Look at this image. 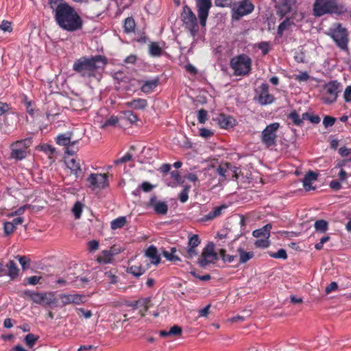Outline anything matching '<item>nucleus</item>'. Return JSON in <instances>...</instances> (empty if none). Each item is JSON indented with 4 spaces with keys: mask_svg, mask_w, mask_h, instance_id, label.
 <instances>
[{
    "mask_svg": "<svg viewBox=\"0 0 351 351\" xmlns=\"http://www.w3.org/2000/svg\"><path fill=\"white\" fill-rule=\"evenodd\" d=\"M181 332H182V330L178 326H173L168 331V333L169 334V335H177L181 334Z\"/></svg>",
    "mask_w": 351,
    "mask_h": 351,
    "instance_id": "obj_63",
    "label": "nucleus"
},
{
    "mask_svg": "<svg viewBox=\"0 0 351 351\" xmlns=\"http://www.w3.org/2000/svg\"><path fill=\"white\" fill-rule=\"evenodd\" d=\"M132 159V155L129 153H127L125 156H123V157L116 160L114 161V163L116 165H120V164H122V163H124V162H126L128 161H130V160Z\"/></svg>",
    "mask_w": 351,
    "mask_h": 351,
    "instance_id": "obj_57",
    "label": "nucleus"
},
{
    "mask_svg": "<svg viewBox=\"0 0 351 351\" xmlns=\"http://www.w3.org/2000/svg\"><path fill=\"white\" fill-rule=\"evenodd\" d=\"M309 79V75L306 72L300 73L296 76V80L300 82H306Z\"/></svg>",
    "mask_w": 351,
    "mask_h": 351,
    "instance_id": "obj_62",
    "label": "nucleus"
},
{
    "mask_svg": "<svg viewBox=\"0 0 351 351\" xmlns=\"http://www.w3.org/2000/svg\"><path fill=\"white\" fill-rule=\"evenodd\" d=\"M199 135L204 138H208L213 135V132L212 130L204 128L199 130Z\"/></svg>",
    "mask_w": 351,
    "mask_h": 351,
    "instance_id": "obj_54",
    "label": "nucleus"
},
{
    "mask_svg": "<svg viewBox=\"0 0 351 351\" xmlns=\"http://www.w3.org/2000/svg\"><path fill=\"white\" fill-rule=\"evenodd\" d=\"M32 144V137L25 138L13 142L10 146V155L12 159L22 160L29 154V147Z\"/></svg>",
    "mask_w": 351,
    "mask_h": 351,
    "instance_id": "obj_4",
    "label": "nucleus"
},
{
    "mask_svg": "<svg viewBox=\"0 0 351 351\" xmlns=\"http://www.w3.org/2000/svg\"><path fill=\"white\" fill-rule=\"evenodd\" d=\"M216 120L221 128L228 129L232 128L235 125V119L234 118L223 114H219Z\"/></svg>",
    "mask_w": 351,
    "mask_h": 351,
    "instance_id": "obj_20",
    "label": "nucleus"
},
{
    "mask_svg": "<svg viewBox=\"0 0 351 351\" xmlns=\"http://www.w3.org/2000/svg\"><path fill=\"white\" fill-rule=\"evenodd\" d=\"M149 53L152 57H159L162 53V49L157 43H151L149 45Z\"/></svg>",
    "mask_w": 351,
    "mask_h": 351,
    "instance_id": "obj_31",
    "label": "nucleus"
},
{
    "mask_svg": "<svg viewBox=\"0 0 351 351\" xmlns=\"http://www.w3.org/2000/svg\"><path fill=\"white\" fill-rule=\"evenodd\" d=\"M207 115H208V113H207L206 110H205L204 109L199 110L198 111V114H197V119H198L199 123H200L202 124L205 123L206 121L207 120Z\"/></svg>",
    "mask_w": 351,
    "mask_h": 351,
    "instance_id": "obj_50",
    "label": "nucleus"
},
{
    "mask_svg": "<svg viewBox=\"0 0 351 351\" xmlns=\"http://www.w3.org/2000/svg\"><path fill=\"white\" fill-rule=\"evenodd\" d=\"M293 24V22L289 19H287L284 20L278 26V33L280 35H282L283 32L288 29V28Z\"/></svg>",
    "mask_w": 351,
    "mask_h": 351,
    "instance_id": "obj_43",
    "label": "nucleus"
},
{
    "mask_svg": "<svg viewBox=\"0 0 351 351\" xmlns=\"http://www.w3.org/2000/svg\"><path fill=\"white\" fill-rule=\"evenodd\" d=\"M145 255L150 259L152 264L158 265L160 263V258L158 254V250L154 245H151L147 248Z\"/></svg>",
    "mask_w": 351,
    "mask_h": 351,
    "instance_id": "obj_26",
    "label": "nucleus"
},
{
    "mask_svg": "<svg viewBox=\"0 0 351 351\" xmlns=\"http://www.w3.org/2000/svg\"><path fill=\"white\" fill-rule=\"evenodd\" d=\"M62 306L68 304L79 305L86 302V298L80 294H61L60 295Z\"/></svg>",
    "mask_w": 351,
    "mask_h": 351,
    "instance_id": "obj_16",
    "label": "nucleus"
},
{
    "mask_svg": "<svg viewBox=\"0 0 351 351\" xmlns=\"http://www.w3.org/2000/svg\"><path fill=\"white\" fill-rule=\"evenodd\" d=\"M176 252V247H171L170 252L163 251L162 254L168 261H180V258L175 255Z\"/></svg>",
    "mask_w": 351,
    "mask_h": 351,
    "instance_id": "obj_39",
    "label": "nucleus"
},
{
    "mask_svg": "<svg viewBox=\"0 0 351 351\" xmlns=\"http://www.w3.org/2000/svg\"><path fill=\"white\" fill-rule=\"evenodd\" d=\"M88 247L90 252H93L98 249L99 243L95 240H92L88 243Z\"/></svg>",
    "mask_w": 351,
    "mask_h": 351,
    "instance_id": "obj_64",
    "label": "nucleus"
},
{
    "mask_svg": "<svg viewBox=\"0 0 351 351\" xmlns=\"http://www.w3.org/2000/svg\"><path fill=\"white\" fill-rule=\"evenodd\" d=\"M339 84L337 81H331L326 84L322 90V100L326 104L334 103L337 98Z\"/></svg>",
    "mask_w": 351,
    "mask_h": 351,
    "instance_id": "obj_8",
    "label": "nucleus"
},
{
    "mask_svg": "<svg viewBox=\"0 0 351 351\" xmlns=\"http://www.w3.org/2000/svg\"><path fill=\"white\" fill-rule=\"evenodd\" d=\"M269 243H269V237H264V238H262V239H257L255 241L254 245L257 247L267 248V247H269Z\"/></svg>",
    "mask_w": 351,
    "mask_h": 351,
    "instance_id": "obj_45",
    "label": "nucleus"
},
{
    "mask_svg": "<svg viewBox=\"0 0 351 351\" xmlns=\"http://www.w3.org/2000/svg\"><path fill=\"white\" fill-rule=\"evenodd\" d=\"M106 64L105 59L101 56L82 57L75 61L73 70L83 77H95L99 69Z\"/></svg>",
    "mask_w": 351,
    "mask_h": 351,
    "instance_id": "obj_2",
    "label": "nucleus"
},
{
    "mask_svg": "<svg viewBox=\"0 0 351 351\" xmlns=\"http://www.w3.org/2000/svg\"><path fill=\"white\" fill-rule=\"evenodd\" d=\"M6 266L8 269L9 276H10L12 278H14L18 276L19 269L13 261H10Z\"/></svg>",
    "mask_w": 351,
    "mask_h": 351,
    "instance_id": "obj_35",
    "label": "nucleus"
},
{
    "mask_svg": "<svg viewBox=\"0 0 351 351\" xmlns=\"http://www.w3.org/2000/svg\"><path fill=\"white\" fill-rule=\"evenodd\" d=\"M237 252L239 255V263L243 264L254 257V252H245L243 247H239Z\"/></svg>",
    "mask_w": 351,
    "mask_h": 351,
    "instance_id": "obj_30",
    "label": "nucleus"
},
{
    "mask_svg": "<svg viewBox=\"0 0 351 351\" xmlns=\"http://www.w3.org/2000/svg\"><path fill=\"white\" fill-rule=\"evenodd\" d=\"M29 295L36 304L52 308L57 306V300L52 293L29 292Z\"/></svg>",
    "mask_w": 351,
    "mask_h": 351,
    "instance_id": "obj_11",
    "label": "nucleus"
},
{
    "mask_svg": "<svg viewBox=\"0 0 351 351\" xmlns=\"http://www.w3.org/2000/svg\"><path fill=\"white\" fill-rule=\"evenodd\" d=\"M126 223V218L125 217H118L111 221L110 226L112 230H117L123 227Z\"/></svg>",
    "mask_w": 351,
    "mask_h": 351,
    "instance_id": "obj_34",
    "label": "nucleus"
},
{
    "mask_svg": "<svg viewBox=\"0 0 351 351\" xmlns=\"http://www.w3.org/2000/svg\"><path fill=\"white\" fill-rule=\"evenodd\" d=\"M83 207H84V205L80 202H77L74 204V206L72 208V212H73L75 219H77L80 218L82 213Z\"/></svg>",
    "mask_w": 351,
    "mask_h": 351,
    "instance_id": "obj_40",
    "label": "nucleus"
},
{
    "mask_svg": "<svg viewBox=\"0 0 351 351\" xmlns=\"http://www.w3.org/2000/svg\"><path fill=\"white\" fill-rule=\"evenodd\" d=\"M251 59L245 54L239 55L230 60V66L236 75H245L251 69Z\"/></svg>",
    "mask_w": 351,
    "mask_h": 351,
    "instance_id": "obj_5",
    "label": "nucleus"
},
{
    "mask_svg": "<svg viewBox=\"0 0 351 351\" xmlns=\"http://www.w3.org/2000/svg\"><path fill=\"white\" fill-rule=\"evenodd\" d=\"M227 208V206L223 204L220 206L215 207L213 211L210 212L208 215H205L204 217V221L212 220L217 217H219L222 211Z\"/></svg>",
    "mask_w": 351,
    "mask_h": 351,
    "instance_id": "obj_28",
    "label": "nucleus"
},
{
    "mask_svg": "<svg viewBox=\"0 0 351 351\" xmlns=\"http://www.w3.org/2000/svg\"><path fill=\"white\" fill-rule=\"evenodd\" d=\"M78 143V141H73L69 146L66 147V153L69 155H73L77 151V148L75 145Z\"/></svg>",
    "mask_w": 351,
    "mask_h": 351,
    "instance_id": "obj_51",
    "label": "nucleus"
},
{
    "mask_svg": "<svg viewBox=\"0 0 351 351\" xmlns=\"http://www.w3.org/2000/svg\"><path fill=\"white\" fill-rule=\"evenodd\" d=\"M271 229V225L268 223L264 226L263 228L260 229H257L253 231L252 235L254 237H269L270 236V230Z\"/></svg>",
    "mask_w": 351,
    "mask_h": 351,
    "instance_id": "obj_29",
    "label": "nucleus"
},
{
    "mask_svg": "<svg viewBox=\"0 0 351 351\" xmlns=\"http://www.w3.org/2000/svg\"><path fill=\"white\" fill-rule=\"evenodd\" d=\"M151 300L149 298L140 299L132 304L134 309H139L141 316L145 315V313L151 306Z\"/></svg>",
    "mask_w": 351,
    "mask_h": 351,
    "instance_id": "obj_22",
    "label": "nucleus"
},
{
    "mask_svg": "<svg viewBox=\"0 0 351 351\" xmlns=\"http://www.w3.org/2000/svg\"><path fill=\"white\" fill-rule=\"evenodd\" d=\"M282 0H275L276 5L278 6V13L281 16L285 15L291 10V2L285 1L281 3Z\"/></svg>",
    "mask_w": 351,
    "mask_h": 351,
    "instance_id": "obj_27",
    "label": "nucleus"
},
{
    "mask_svg": "<svg viewBox=\"0 0 351 351\" xmlns=\"http://www.w3.org/2000/svg\"><path fill=\"white\" fill-rule=\"evenodd\" d=\"M217 259V255L214 250V245L208 244L204 249L200 258L198 259V264L201 267H206Z\"/></svg>",
    "mask_w": 351,
    "mask_h": 351,
    "instance_id": "obj_13",
    "label": "nucleus"
},
{
    "mask_svg": "<svg viewBox=\"0 0 351 351\" xmlns=\"http://www.w3.org/2000/svg\"><path fill=\"white\" fill-rule=\"evenodd\" d=\"M346 12V8L337 0H315L313 4V14L315 16H322L326 14L341 15Z\"/></svg>",
    "mask_w": 351,
    "mask_h": 351,
    "instance_id": "obj_3",
    "label": "nucleus"
},
{
    "mask_svg": "<svg viewBox=\"0 0 351 351\" xmlns=\"http://www.w3.org/2000/svg\"><path fill=\"white\" fill-rule=\"evenodd\" d=\"M125 105L133 110H143L147 106V101L145 99L137 98L126 102Z\"/></svg>",
    "mask_w": 351,
    "mask_h": 351,
    "instance_id": "obj_24",
    "label": "nucleus"
},
{
    "mask_svg": "<svg viewBox=\"0 0 351 351\" xmlns=\"http://www.w3.org/2000/svg\"><path fill=\"white\" fill-rule=\"evenodd\" d=\"M314 227L317 231L324 233L327 231L328 225L326 221L320 219L315 222Z\"/></svg>",
    "mask_w": 351,
    "mask_h": 351,
    "instance_id": "obj_38",
    "label": "nucleus"
},
{
    "mask_svg": "<svg viewBox=\"0 0 351 351\" xmlns=\"http://www.w3.org/2000/svg\"><path fill=\"white\" fill-rule=\"evenodd\" d=\"M135 26V21L132 18L128 17L125 20L123 25L125 32H133L134 31Z\"/></svg>",
    "mask_w": 351,
    "mask_h": 351,
    "instance_id": "obj_37",
    "label": "nucleus"
},
{
    "mask_svg": "<svg viewBox=\"0 0 351 351\" xmlns=\"http://www.w3.org/2000/svg\"><path fill=\"white\" fill-rule=\"evenodd\" d=\"M41 277L37 276H33L27 278L26 280L29 285H35L40 281Z\"/></svg>",
    "mask_w": 351,
    "mask_h": 351,
    "instance_id": "obj_61",
    "label": "nucleus"
},
{
    "mask_svg": "<svg viewBox=\"0 0 351 351\" xmlns=\"http://www.w3.org/2000/svg\"><path fill=\"white\" fill-rule=\"evenodd\" d=\"M112 259V253L109 250H104L101 255L97 258L99 263H109Z\"/></svg>",
    "mask_w": 351,
    "mask_h": 351,
    "instance_id": "obj_33",
    "label": "nucleus"
},
{
    "mask_svg": "<svg viewBox=\"0 0 351 351\" xmlns=\"http://www.w3.org/2000/svg\"><path fill=\"white\" fill-rule=\"evenodd\" d=\"M237 170L236 167H233L229 163L221 164L216 168V172L220 176L219 182H223L226 180L230 172L234 173L235 178L237 179Z\"/></svg>",
    "mask_w": 351,
    "mask_h": 351,
    "instance_id": "obj_15",
    "label": "nucleus"
},
{
    "mask_svg": "<svg viewBox=\"0 0 351 351\" xmlns=\"http://www.w3.org/2000/svg\"><path fill=\"white\" fill-rule=\"evenodd\" d=\"M254 8V6L250 0H242L233 6L232 18L236 21L239 20L242 16L250 14Z\"/></svg>",
    "mask_w": 351,
    "mask_h": 351,
    "instance_id": "obj_12",
    "label": "nucleus"
},
{
    "mask_svg": "<svg viewBox=\"0 0 351 351\" xmlns=\"http://www.w3.org/2000/svg\"><path fill=\"white\" fill-rule=\"evenodd\" d=\"M104 279L110 284H116L118 280L117 276L111 271H106L104 274Z\"/></svg>",
    "mask_w": 351,
    "mask_h": 351,
    "instance_id": "obj_46",
    "label": "nucleus"
},
{
    "mask_svg": "<svg viewBox=\"0 0 351 351\" xmlns=\"http://www.w3.org/2000/svg\"><path fill=\"white\" fill-rule=\"evenodd\" d=\"M147 205L153 208L157 214L165 215L168 210V206L167 203L157 200L156 196H153L150 198Z\"/></svg>",
    "mask_w": 351,
    "mask_h": 351,
    "instance_id": "obj_19",
    "label": "nucleus"
},
{
    "mask_svg": "<svg viewBox=\"0 0 351 351\" xmlns=\"http://www.w3.org/2000/svg\"><path fill=\"white\" fill-rule=\"evenodd\" d=\"M343 99L346 102H351V85L348 86L343 92Z\"/></svg>",
    "mask_w": 351,
    "mask_h": 351,
    "instance_id": "obj_58",
    "label": "nucleus"
},
{
    "mask_svg": "<svg viewBox=\"0 0 351 351\" xmlns=\"http://www.w3.org/2000/svg\"><path fill=\"white\" fill-rule=\"evenodd\" d=\"M56 20L59 26L69 32L81 29L82 21L77 12L67 3L58 5L56 9Z\"/></svg>",
    "mask_w": 351,
    "mask_h": 351,
    "instance_id": "obj_1",
    "label": "nucleus"
},
{
    "mask_svg": "<svg viewBox=\"0 0 351 351\" xmlns=\"http://www.w3.org/2000/svg\"><path fill=\"white\" fill-rule=\"evenodd\" d=\"M0 29L5 32H11L12 31L11 23L8 21H3L0 24Z\"/></svg>",
    "mask_w": 351,
    "mask_h": 351,
    "instance_id": "obj_52",
    "label": "nucleus"
},
{
    "mask_svg": "<svg viewBox=\"0 0 351 351\" xmlns=\"http://www.w3.org/2000/svg\"><path fill=\"white\" fill-rule=\"evenodd\" d=\"M328 34L339 48L345 49L347 47L348 32L340 23L333 24L329 29Z\"/></svg>",
    "mask_w": 351,
    "mask_h": 351,
    "instance_id": "obj_6",
    "label": "nucleus"
},
{
    "mask_svg": "<svg viewBox=\"0 0 351 351\" xmlns=\"http://www.w3.org/2000/svg\"><path fill=\"white\" fill-rule=\"evenodd\" d=\"M191 186L186 185L184 186L183 190L181 191V193L179 195V200L182 203L186 202L189 199V192L190 191Z\"/></svg>",
    "mask_w": 351,
    "mask_h": 351,
    "instance_id": "obj_44",
    "label": "nucleus"
},
{
    "mask_svg": "<svg viewBox=\"0 0 351 351\" xmlns=\"http://www.w3.org/2000/svg\"><path fill=\"white\" fill-rule=\"evenodd\" d=\"M329 240H330L329 236L323 237L322 238H321L319 242L315 244V249L317 250L322 249L324 243L328 241Z\"/></svg>",
    "mask_w": 351,
    "mask_h": 351,
    "instance_id": "obj_59",
    "label": "nucleus"
},
{
    "mask_svg": "<svg viewBox=\"0 0 351 351\" xmlns=\"http://www.w3.org/2000/svg\"><path fill=\"white\" fill-rule=\"evenodd\" d=\"M123 114V118L130 123H134L138 120L137 115L131 110H126Z\"/></svg>",
    "mask_w": 351,
    "mask_h": 351,
    "instance_id": "obj_42",
    "label": "nucleus"
},
{
    "mask_svg": "<svg viewBox=\"0 0 351 351\" xmlns=\"http://www.w3.org/2000/svg\"><path fill=\"white\" fill-rule=\"evenodd\" d=\"M159 84V79L155 77L143 82L141 90L144 93L148 94L154 91Z\"/></svg>",
    "mask_w": 351,
    "mask_h": 351,
    "instance_id": "obj_23",
    "label": "nucleus"
},
{
    "mask_svg": "<svg viewBox=\"0 0 351 351\" xmlns=\"http://www.w3.org/2000/svg\"><path fill=\"white\" fill-rule=\"evenodd\" d=\"M66 167L71 170V173L78 178L82 173L80 160L75 158H67L66 160Z\"/></svg>",
    "mask_w": 351,
    "mask_h": 351,
    "instance_id": "obj_21",
    "label": "nucleus"
},
{
    "mask_svg": "<svg viewBox=\"0 0 351 351\" xmlns=\"http://www.w3.org/2000/svg\"><path fill=\"white\" fill-rule=\"evenodd\" d=\"M269 86L266 84H263L260 86V94L258 95V102L261 105L271 104L274 100V97L269 93Z\"/></svg>",
    "mask_w": 351,
    "mask_h": 351,
    "instance_id": "obj_18",
    "label": "nucleus"
},
{
    "mask_svg": "<svg viewBox=\"0 0 351 351\" xmlns=\"http://www.w3.org/2000/svg\"><path fill=\"white\" fill-rule=\"evenodd\" d=\"M196 5L199 23L202 26H205L212 5L211 0H197Z\"/></svg>",
    "mask_w": 351,
    "mask_h": 351,
    "instance_id": "obj_14",
    "label": "nucleus"
},
{
    "mask_svg": "<svg viewBox=\"0 0 351 351\" xmlns=\"http://www.w3.org/2000/svg\"><path fill=\"white\" fill-rule=\"evenodd\" d=\"M200 243L201 241L197 234H193L189 237L188 248L186 254V258H191L197 254L196 247Z\"/></svg>",
    "mask_w": 351,
    "mask_h": 351,
    "instance_id": "obj_17",
    "label": "nucleus"
},
{
    "mask_svg": "<svg viewBox=\"0 0 351 351\" xmlns=\"http://www.w3.org/2000/svg\"><path fill=\"white\" fill-rule=\"evenodd\" d=\"M181 17L185 27L190 31L192 36H195L198 31L197 18L187 5L183 8Z\"/></svg>",
    "mask_w": 351,
    "mask_h": 351,
    "instance_id": "obj_9",
    "label": "nucleus"
},
{
    "mask_svg": "<svg viewBox=\"0 0 351 351\" xmlns=\"http://www.w3.org/2000/svg\"><path fill=\"white\" fill-rule=\"evenodd\" d=\"M39 337L38 335L29 333L24 338V342L29 348L34 347L36 341L38 340Z\"/></svg>",
    "mask_w": 351,
    "mask_h": 351,
    "instance_id": "obj_36",
    "label": "nucleus"
},
{
    "mask_svg": "<svg viewBox=\"0 0 351 351\" xmlns=\"http://www.w3.org/2000/svg\"><path fill=\"white\" fill-rule=\"evenodd\" d=\"M336 119L330 116H326L323 120V124L326 128L331 127L334 125Z\"/></svg>",
    "mask_w": 351,
    "mask_h": 351,
    "instance_id": "obj_53",
    "label": "nucleus"
},
{
    "mask_svg": "<svg viewBox=\"0 0 351 351\" xmlns=\"http://www.w3.org/2000/svg\"><path fill=\"white\" fill-rule=\"evenodd\" d=\"M270 256L274 258H280L285 260L287 258V254L284 249H280L275 253H271Z\"/></svg>",
    "mask_w": 351,
    "mask_h": 351,
    "instance_id": "obj_49",
    "label": "nucleus"
},
{
    "mask_svg": "<svg viewBox=\"0 0 351 351\" xmlns=\"http://www.w3.org/2000/svg\"><path fill=\"white\" fill-rule=\"evenodd\" d=\"M219 254L220 255L223 262L227 263H232L237 258V256L227 254L224 249H220L219 251Z\"/></svg>",
    "mask_w": 351,
    "mask_h": 351,
    "instance_id": "obj_41",
    "label": "nucleus"
},
{
    "mask_svg": "<svg viewBox=\"0 0 351 351\" xmlns=\"http://www.w3.org/2000/svg\"><path fill=\"white\" fill-rule=\"evenodd\" d=\"M10 109V105L7 103L0 101V116L8 112Z\"/></svg>",
    "mask_w": 351,
    "mask_h": 351,
    "instance_id": "obj_60",
    "label": "nucleus"
},
{
    "mask_svg": "<svg viewBox=\"0 0 351 351\" xmlns=\"http://www.w3.org/2000/svg\"><path fill=\"white\" fill-rule=\"evenodd\" d=\"M15 230V228L12 223L10 222H5L4 223V232L5 234L8 235L12 233Z\"/></svg>",
    "mask_w": 351,
    "mask_h": 351,
    "instance_id": "obj_56",
    "label": "nucleus"
},
{
    "mask_svg": "<svg viewBox=\"0 0 351 351\" xmlns=\"http://www.w3.org/2000/svg\"><path fill=\"white\" fill-rule=\"evenodd\" d=\"M317 179V174L314 172L310 171L306 174L302 181L304 189L307 191L314 190L315 187L312 186V183L313 182L316 181Z\"/></svg>",
    "mask_w": 351,
    "mask_h": 351,
    "instance_id": "obj_25",
    "label": "nucleus"
},
{
    "mask_svg": "<svg viewBox=\"0 0 351 351\" xmlns=\"http://www.w3.org/2000/svg\"><path fill=\"white\" fill-rule=\"evenodd\" d=\"M279 128V123L275 122L267 125L262 131L261 140L267 147L274 146L276 144L277 132Z\"/></svg>",
    "mask_w": 351,
    "mask_h": 351,
    "instance_id": "obj_7",
    "label": "nucleus"
},
{
    "mask_svg": "<svg viewBox=\"0 0 351 351\" xmlns=\"http://www.w3.org/2000/svg\"><path fill=\"white\" fill-rule=\"evenodd\" d=\"M129 271L133 276L138 277L145 273V269L141 267L132 266L130 267Z\"/></svg>",
    "mask_w": 351,
    "mask_h": 351,
    "instance_id": "obj_47",
    "label": "nucleus"
},
{
    "mask_svg": "<svg viewBox=\"0 0 351 351\" xmlns=\"http://www.w3.org/2000/svg\"><path fill=\"white\" fill-rule=\"evenodd\" d=\"M69 134H62L57 136L56 143L62 146L67 147L72 143Z\"/></svg>",
    "mask_w": 351,
    "mask_h": 351,
    "instance_id": "obj_32",
    "label": "nucleus"
},
{
    "mask_svg": "<svg viewBox=\"0 0 351 351\" xmlns=\"http://www.w3.org/2000/svg\"><path fill=\"white\" fill-rule=\"evenodd\" d=\"M118 123V118L115 116H112L108 119L105 122L101 124V128H105L108 126H114Z\"/></svg>",
    "mask_w": 351,
    "mask_h": 351,
    "instance_id": "obj_48",
    "label": "nucleus"
},
{
    "mask_svg": "<svg viewBox=\"0 0 351 351\" xmlns=\"http://www.w3.org/2000/svg\"><path fill=\"white\" fill-rule=\"evenodd\" d=\"M290 119L297 125H300L302 123V120L296 112H291L289 115Z\"/></svg>",
    "mask_w": 351,
    "mask_h": 351,
    "instance_id": "obj_55",
    "label": "nucleus"
},
{
    "mask_svg": "<svg viewBox=\"0 0 351 351\" xmlns=\"http://www.w3.org/2000/svg\"><path fill=\"white\" fill-rule=\"evenodd\" d=\"M87 186L92 191L101 190L108 186V176L106 173H90L86 179Z\"/></svg>",
    "mask_w": 351,
    "mask_h": 351,
    "instance_id": "obj_10",
    "label": "nucleus"
}]
</instances>
